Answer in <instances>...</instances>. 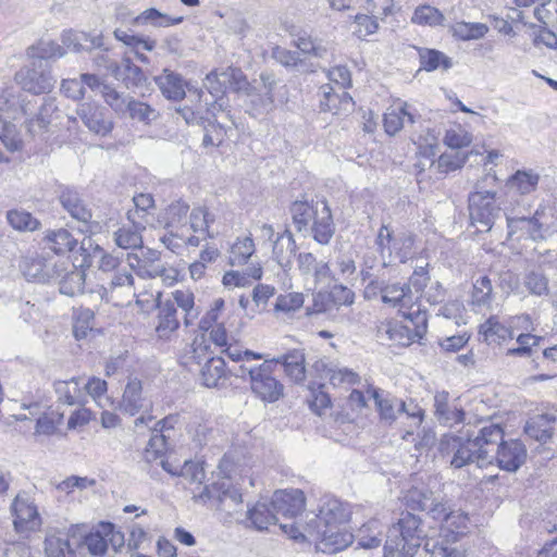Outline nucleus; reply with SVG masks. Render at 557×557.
<instances>
[{"label":"nucleus","mask_w":557,"mask_h":557,"mask_svg":"<svg viewBox=\"0 0 557 557\" xmlns=\"http://www.w3.org/2000/svg\"><path fill=\"white\" fill-rule=\"evenodd\" d=\"M503 429L490 423L480 429L476 435L469 432L445 434L440 441V453L455 469L475 463L479 468L491 465V453L496 442L502 441Z\"/></svg>","instance_id":"obj_1"},{"label":"nucleus","mask_w":557,"mask_h":557,"mask_svg":"<svg viewBox=\"0 0 557 557\" xmlns=\"http://www.w3.org/2000/svg\"><path fill=\"white\" fill-rule=\"evenodd\" d=\"M293 222L298 232L310 231L313 239L326 245L335 233L333 216L324 199L311 202L296 200L290 206Z\"/></svg>","instance_id":"obj_2"},{"label":"nucleus","mask_w":557,"mask_h":557,"mask_svg":"<svg viewBox=\"0 0 557 557\" xmlns=\"http://www.w3.org/2000/svg\"><path fill=\"white\" fill-rule=\"evenodd\" d=\"M496 172L491 170L480 178L469 195V213L471 223L480 232L490 231L500 214V207L496 203L494 187L497 182Z\"/></svg>","instance_id":"obj_3"},{"label":"nucleus","mask_w":557,"mask_h":557,"mask_svg":"<svg viewBox=\"0 0 557 557\" xmlns=\"http://www.w3.org/2000/svg\"><path fill=\"white\" fill-rule=\"evenodd\" d=\"M421 520L410 512L401 515L396 524H393L386 534L384 545L385 557L398 553L403 557H413L418 548L424 544V532Z\"/></svg>","instance_id":"obj_4"},{"label":"nucleus","mask_w":557,"mask_h":557,"mask_svg":"<svg viewBox=\"0 0 557 557\" xmlns=\"http://www.w3.org/2000/svg\"><path fill=\"white\" fill-rule=\"evenodd\" d=\"M231 371L242 379L248 375L252 393L263 401L274 403L283 396V384L272 375V361L265 360L258 367L242 364Z\"/></svg>","instance_id":"obj_5"},{"label":"nucleus","mask_w":557,"mask_h":557,"mask_svg":"<svg viewBox=\"0 0 557 557\" xmlns=\"http://www.w3.org/2000/svg\"><path fill=\"white\" fill-rule=\"evenodd\" d=\"M196 502L209 505L210 507L232 515L243 503L239 490L230 482L222 480L201 487L200 492L194 491Z\"/></svg>","instance_id":"obj_6"},{"label":"nucleus","mask_w":557,"mask_h":557,"mask_svg":"<svg viewBox=\"0 0 557 557\" xmlns=\"http://www.w3.org/2000/svg\"><path fill=\"white\" fill-rule=\"evenodd\" d=\"M403 317L407 320V324L387 322L380 331L385 332L389 341L401 346H408L425 334L428 319L425 311L421 310L420 307H417L413 311H403Z\"/></svg>","instance_id":"obj_7"},{"label":"nucleus","mask_w":557,"mask_h":557,"mask_svg":"<svg viewBox=\"0 0 557 557\" xmlns=\"http://www.w3.org/2000/svg\"><path fill=\"white\" fill-rule=\"evenodd\" d=\"M375 243L384 263L406 262L414 255L413 235L407 232L394 235L386 225L380 228Z\"/></svg>","instance_id":"obj_8"},{"label":"nucleus","mask_w":557,"mask_h":557,"mask_svg":"<svg viewBox=\"0 0 557 557\" xmlns=\"http://www.w3.org/2000/svg\"><path fill=\"white\" fill-rule=\"evenodd\" d=\"M309 539L317 542V548L323 553L335 554L348 547L354 535L347 531L346 524L327 525L325 523H308Z\"/></svg>","instance_id":"obj_9"},{"label":"nucleus","mask_w":557,"mask_h":557,"mask_svg":"<svg viewBox=\"0 0 557 557\" xmlns=\"http://www.w3.org/2000/svg\"><path fill=\"white\" fill-rule=\"evenodd\" d=\"M15 79L23 90L33 95L49 94L55 84L51 66L47 61L34 59L29 65L22 67Z\"/></svg>","instance_id":"obj_10"},{"label":"nucleus","mask_w":557,"mask_h":557,"mask_svg":"<svg viewBox=\"0 0 557 557\" xmlns=\"http://www.w3.org/2000/svg\"><path fill=\"white\" fill-rule=\"evenodd\" d=\"M10 511L16 533L28 536L29 533L39 530L41 517L34 500L26 493H18L13 498Z\"/></svg>","instance_id":"obj_11"},{"label":"nucleus","mask_w":557,"mask_h":557,"mask_svg":"<svg viewBox=\"0 0 557 557\" xmlns=\"http://www.w3.org/2000/svg\"><path fill=\"white\" fill-rule=\"evenodd\" d=\"M491 465L494 462L505 471L516 472L527 459V448L519 440L496 442L491 453Z\"/></svg>","instance_id":"obj_12"},{"label":"nucleus","mask_w":557,"mask_h":557,"mask_svg":"<svg viewBox=\"0 0 557 557\" xmlns=\"http://www.w3.org/2000/svg\"><path fill=\"white\" fill-rule=\"evenodd\" d=\"M83 535L75 529L49 532L45 539L46 557H76V549L82 544Z\"/></svg>","instance_id":"obj_13"},{"label":"nucleus","mask_w":557,"mask_h":557,"mask_svg":"<svg viewBox=\"0 0 557 557\" xmlns=\"http://www.w3.org/2000/svg\"><path fill=\"white\" fill-rule=\"evenodd\" d=\"M107 300L115 306H123L124 301L129 304L135 297L134 276L128 267H121L111 274L108 288H106Z\"/></svg>","instance_id":"obj_14"},{"label":"nucleus","mask_w":557,"mask_h":557,"mask_svg":"<svg viewBox=\"0 0 557 557\" xmlns=\"http://www.w3.org/2000/svg\"><path fill=\"white\" fill-rule=\"evenodd\" d=\"M76 114L89 132L106 137L113 129V122L106 116L104 108L95 102H82Z\"/></svg>","instance_id":"obj_15"},{"label":"nucleus","mask_w":557,"mask_h":557,"mask_svg":"<svg viewBox=\"0 0 557 557\" xmlns=\"http://www.w3.org/2000/svg\"><path fill=\"white\" fill-rule=\"evenodd\" d=\"M408 506L413 510L425 511L433 519H441L446 503L440 494H435L428 487H414L407 497Z\"/></svg>","instance_id":"obj_16"},{"label":"nucleus","mask_w":557,"mask_h":557,"mask_svg":"<svg viewBox=\"0 0 557 557\" xmlns=\"http://www.w3.org/2000/svg\"><path fill=\"white\" fill-rule=\"evenodd\" d=\"M381 299L384 304L391 307H399V312L413 311L417 307H420L416 302L418 296L411 290V287L407 284L393 283L382 286L380 288Z\"/></svg>","instance_id":"obj_17"},{"label":"nucleus","mask_w":557,"mask_h":557,"mask_svg":"<svg viewBox=\"0 0 557 557\" xmlns=\"http://www.w3.org/2000/svg\"><path fill=\"white\" fill-rule=\"evenodd\" d=\"M306 498L300 490H281L274 492L271 505L277 515L295 518L305 509Z\"/></svg>","instance_id":"obj_18"},{"label":"nucleus","mask_w":557,"mask_h":557,"mask_svg":"<svg viewBox=\"0 0 557 557\" xmlns=\"http://www.w3.org/2000/svg\"><path fill=\"white\" fill-rule=\"evenodd\" d=\"M416 117L417 111L408 102L397 100L384 113V129L388 135H395L401 131L406 121L413 124Z\"/></svg>","instance_id":"obj_19"},{"label":"nucleus","mask_w":557,"mask_h":557,"mask_svg":"<svg viewBox=\"0 0 557 557\" xmlns=\"http://www.w3.org/2000/svg\"><path fill=\"white\" fill-rule=\"evenodd\" d=\"M438 520L442 521V525L437 535H444L453 543H457L458 539L468 532L470 521L468 515L461 510H451L447 504Z\"/></svg>","instance_id":"obj_20"},{"label":"nucleus","mask_w":557,"mask_h":557,"mask_svg":"<svg viewBox=\"0 0 557 557\" xmlns=\"http://www.w3.org/2000/svg\"><path fill=\"white\" fill-rule=\"evenodd\" d=\"M350 517L348 505L334 497L323 499L319 513L309 523L346 524Z\"/></svg>","instance_id":"obj_21"},{"label":"nucleus","mask_w":557,"mask_h":557,"mask_svg":"<svg viewBox=\"0 0 557 557\" xmlns=\"http://www.w3.org/2000/svg\"><path fill=\"white\" fill-rule=\"evenodd\" d=\"M101 529L102 531L96 530L82 539V543L84 542L88 552L95 556H101L106 553L108 548L107 536L109 535H111L110 541L114 544L122 545L124 542L123 535L120 532H114L111 523L101 524Z\"/></svg>","instance_id":"obj_22"},{"label":"nucleus","mask_w":557,"mask_h":557,"mask_svg":"<svg viewBox=\"0 0 557 557\" xmlns=\"http://www.w3.org/2000/svg\"><path fill=\"white\" fill-rule=\"evenodd\" d=\"M320 91V108L322 111L341 114L342 112H349L352 110L354 100L347 91L337 94L330 84L321 86Z\"/></svg>","instance_id":"obj_23"},{"label":"nucleus","mask_w":557,"mask_h":557,"mask_svg":"<svg viewBox=\"0 0 557 557\" xmlns=\"http://www.w3.org/2000/svg\"><path fill=\"white\" fill-rule=\"evenodd\" d=\"M156 333L161 339H170L180 327L177 311L173 301L163 300L158 302Z\"/></svg>","instance_id":"obj_24"},{"label":"nucleus","mask_w":557,"mask_h":557,"mask_svg":"<svg viewBox=\"0 0 557 557\" xmlns=\"http://www.w3.org/2000/svg\"><path fill=\"white\" fill-rule=\"evenodd\" d=\"M422 557H465V550L450 539L436 535L424 540Z\"/></svg>","instance_id":"obj_25"},{"label":"nucleus","mask_w":557,"mask_h":557,"mask_svg":"<svg viewBox=\"0 0 557 557\" xmlns=\"http://www.w3.org/2000/svg\"><path fill=\"white\" fill-rule=\"evenodd\" d=\"M150 401L143 393V384L138 379H131L124 389L121 409L131 416H135L140 410L146 409Z\"/></svg>","instance_id":"obj_26"},{"label":"nucleus","mask_w":557,"mask_h":557,"mask_svg":"<svg viewBox=\"0 0 557 557\" xmlns=\"http://www.w3.org/2000/svg\"><path fill=\"white\" fill-rule=\"evenodd\" d=\"M145 228V225L136 220L123 224L113 232V242L119 248L125 250L141 248L144 243L141 233Z\"/></svg>","instance_id":"obj_27"},{"label":"nucleus","mask_w":557,"mask_h":557,"mask_svg":"<svg viewBox=\"0 0 557 557\" xmlns=\"http://www.w3.org/2000/svg\"><path fill=\"white\" fill-rule=\"evenodd\" d=\"M154 81L166 99L174 101L184 99L186 95V83L180 74L169 69H164L163 72L154 78Z\"/></svg>","instance_id":"obj_28"},{"label":"nucleus","mask_w":557,"mask_h":557,"mask_svg":"<svg viewBox=\"0 0 557 557\" xmlns=\"http://www.w3.org/2000/svg\"><path fill=\"white\" fill-rule=\"evenodd\" d=\"M507 228H508V239L510 240H521V239H531L533 242H541L540 235L537 233L534 220L532 216L517 215L509 216L507 215Z\"/></svg>","instance_id":"obj_29"},{"label":"nucleus","mask_w":557,"mask_h":557,"mask_svg":"<svg viewBox=\"0 0 557 557\" xmlns=\"http://www.w3.org/2000/svg\"><path fill=\"white\" fill-rule=\"evenodd\" d=\"M368 393L373 398L381 419L387 423L394 422L397 414L400 413V409L406 408V401L384 395L375 387H369Z\"/></svg>","instance_id":"obj_30"},{"label":"nucleus","mask_w":557,"mask_h":557,"mask_svg":"<svg viewBox=\"0 0 557 557\" xmlns=\"http://www.w3.org/2000/svg\"><path fill=\"white\" fill-rule=\"evenodd\" d=\"M532 218L541 242L557 234V207L540 205Z\"/></svg>","instance_id":"obj_31"},{"label":"nucleus","mask_w":557,"mask_h":557,"mask_svg":"<svg viewBox=\"0 0 557 557\" xmlns=\"http://www.w3.org/2000/svg\"><path fill=\"white\" fill-rule=\"evenodd\" d=\"M554 422H557V414L554 411L545 412L531 418L527 422L524 431L530 437L546 443L553 435Z\"/></svg>","instance_id":"obj_32"},{"label":"nucleus","mask_w":557,"mask_h":557,"mask_svg":"<svg viewBox=\"0 0 557 557\" xmlns=\"http://www.w3.org/2000/svg\"><path fill=\"white\" fill-rule=\"evenodd\" d=\"M272 362L281 363L284 367L286 375L295 383H301L306 379L305 354L301 350L294 349L277 358Z\"/></svg>","instance_id":"obj_33"},{"label":"nucleus","mask_w":557,"mask_h":557,"mask_svg":"<svg viewBox=\"0 0 557 557\" xmlns=\"http://www.w3.org/2000/svg\"><path fill=\"white\" fill-rule=\"evenodd\" d=\"M54 391L59 401L65 405L73 406L85 404V392L83 391L82 380L79 377L57 381L54 383Z\"/></svg>","instance_id":"obj_34"},{"label":"nucleus","mask_w":557,"mask_h":557,"mask_svg":"<svg viewBox=\"0 0 557 557\" xmlns=\"http://www.w3.org/2000/svg\"><path fill=\"white\" fill-rule=\"evenodd\" d=\"M60 202L62 207L71 214V216L84 224L91 222V212L84 205L77 191L65 188L60 194Z\"/></svg>","instance_id":"obj_35"},{"label":"nucleus","mask_w":557,"mask_h":557,"mask_svg":"<svg viewBox=\"0 0 557 557\" xmlns=\"http://www.w3.org/2000/svg\"><path fill=\"white\" fill-rule=\"evenodd\" d=\"M540 174L532 170H517L507 178L506 186L519 195H529L536 190Z\"/></svg>","instance_id":"obj_36"},{"label":"nucleus","mask_w":557,"mask_h":557,"mask_svg":"<svg viewBox=\"0 0 557 557\" xmlns=\"http://www.w3.org/2000/svg\"><path fill=\"white\" fill-rule=\"evenodd\" d=\"M297 246L293 234L284 231L278 234L273 243V258L282 268H289L295 256Z\"/></svg>","instance_id":"obj_37"},{"label":"nucleus","mask_w":557,"mask_h":557,"mask_svg":"<svg viewBox=\"0 0 557 557\" xmlns=\"http://www.w3.org/2000/svg\"><path fill=\"white\" fill-rule=\"evenodd\" d=\"M479 334L483 336L484 342L488 345L500 344L513 337L512 329L502 324L495 315L480 325Z\"/></svg>","instance_id":"obj_38"},{"label":"nucleus","mask_w":557,"mask_h":557,"mask_svg":"<svg viewBox=\"0 0 557 557\" xmlns=\"http://www.w3.org/2000/svg\"><path fill=\"white\" fill-rule=\"evenodd\" d=\"M256 251L255 242L251 235L237 237L228 250V263L232 267L247 264Z\"/></svg>","instance_id":"obj_39"},{"label":"nucleus","mask_w":557,"mask_h":557,"mask_svg":"<svg viewBox=\"0 0 557 557\" xmlns=\"http://www.w3.org/2000/svg\"><path fill=\"white\" fill-rule=\"evenodd\" d=\"M262 277V268L259 263L251 264L246 272L239 271H227L222 278L223 285L233 289L236 287H247L252 281L260 280Z\"/></svg>","instance_id":"obj_40"},{"label":"nucleus","mask_w":557,"mask_h":557,"mask_svg":"<svg viewBox=\"0 0 557 557\" xmlns=\"http://www.w3.org/2000/svg\"><path fill=\"white\" fill-rule=\"evenodd\" d=\"M246 467L247 459L244 454L238 449H232L224 454L218 468L224 479L231 480L240 476Z\"/></svg>","instance_id":"obj_41"},{"label":"nucleus","mask_w":557,"mask_h":557,"mask_svg":"<svg viewBox=\"0 0 557 557\" xmlns=\"http://www.w3.org/2000/svg\"><path fill=\"white\" fill-rule=\"evenodd\" d=\"M113 76L122 79L127 88L141 86L146 82L143 70L129 58H124L121 64L114 66Z\"/></svg>","instance_id":"obj_42"},{"label":"nucleus","mask_w":557,"mask_h":557,"mask_svg":"<svg viewBox=\"0 0 557 557\" xmlns=\"http://www.w3.org/2000/svg\"><path fill=\"white\" fill-rule=\"evenodd\" d=\"M248 519L257 530H267L269 525L275 524L278 521L271 502L268 503L265 500L258 502L248 510Z\"/></svg>","instance_id":"obj_43"},{"label":"nucleus","mask_w":557,"mask_h":557,"mask_svg":"<svg viewBox=\"0 0 557 557\" xmlns=\"http://www.w3.org/2000/svg\"><path fill=\"white\" fill-rule=\"evenodd\" d=\"M169 419H163L157 422V425H161V429H154L145 449L144 457L147 462L156 461L161 458L168 450L166 436L162 433L165 429Z\"/></svg>","instance_id":"obj_44"},{"label":"nucleus","mask_w":557,"mask_h":557,"mask_svg":"<svg viewBox=\"0 0 557 557\" xmlns=\"http://www.w3.org/2000/svg\"><path fill=\"white\" fill-rule=\"evenodd\" d=\"M434 407L437 420L445 425L451 426L463 421L465 412L461 409H451L445 393L435 395Z\"/></svg>","instance_id":"obj_45"},{"label":"nucleus","mask_w":557,"mask_h":557,"mask_svg":"<svg viewBox=\"0 0 557 557\" xmlns=\"http://www.w3.org/2000/svg\"><path fill=\"white\" fill-rule=\"evenodd\" d=\"M490 30L484 23L479 22H457L450 26L451 35L462 41L478 40L483 38Z\"/></svg>","instance_id":"obj_46"},{"label":"nucleus","mask_w":557,"mask_h":557,"mask_svg":"<svg viewBox=\"0 0 557 557\" xmlns=\"http://www.w3.org/2000/svg\"><path fill=\"white\" fill-rule=\"evenodd\" d=\"M166 300L173 301L174 307H180L184 312V322L188 326L198 318V310L195 308V296L189 289H176L171 293V298Z\"/></svg>","instance_id":"obj_47"},{"label":"nucleus","mask_w":557,"mask_h":557,"mask_svg":"<svg viewBox=\"0 0 557 557\" xmlns=\"http://www.w3.org/2000/svg\"><path fill=\"white\" fill-rule=\"evenodd\" d=\"M45 240L48 247L58 255L72 251L77 246V239L65 228L48 231Z\"/></svg>","instance_id":"obj_48"},{"label":"nucleus","mask_w":557,"mask_h":557,"mask_svg":"<svg viewBox=\"0 0 557 557\" xmlns=\"http://www.w3.org/2000/svg\"><path fill=\"white\" fill-rule=\"evenodd\" d=\"M305 304L304 294L287 293L280 295L274 305V312L281 319L290 318L296 311L300 310Z\"/></svg>","instance_id":"obj_49"},{"label":"nucleus","mask_w":557,"mask_h":557,"mask_svg":"<svg viewBox=\"0 0 557 557\" xmlns=\"http://www.w3.org/2000/svg\"><path fill=\"white\" fill-rule=\"evenodd\" d=\"M100 94L104 100V102L120 116H125L127 114V109H129V104L133 100V97L117 91L114 87L110 85H103Z\"/></svg>","instance_id":"obj_50"},{"label":"nucleus","mask_w":557,"mask_h":557,"mask_svg":"<svg viewBox=\"0 0 557 557\" xmlns=\"http://www.w3.org/2000/svg\"><path fill=\"white\" fill-rule=\"evenodd\" d=\"M85 285V271L82 268L72 267L59 282L60 293L66 296H75L83 293Z\"/></svg>","instance_id":"obj_51"},{"label":"nucleus","mask_w":557,"mask_h":557,"mask_svg":"<svg viewBox=\"0 0 557 557\" xmlns=\"http://www.w3.org/2000/svg\"><path fill=\"white\" fill-rule=\"evenodd\" d=\"M90 42L92 48H100L103 45L102 36H90L85 32L65 30L62 34V44L72 49L73 51H81L84 49L85 42Z\"/></svg>","instance_id":"obj_52"},{"label":"nucleus","mask_w":557,"mask_h":557,"mask_svg":"<svg viewBox=\"0 0 557 557\" xmlns=\"http://www.w3.org/2000/svg\"><path fill=\"white\" fill-rule=\"evenodd\" d=\"M239 75H242V72L232 67L221 73L212 71L206 76L203 86L212 96L219 97V95L224 92V88L230 79L236 78Z\"/></svg>","instance_id":"obj_53"},{"label":"nucleus","mask_w":557,"mask_h":557,"mask_svg":"<svg viewBox=\"0 0 557 557\" xmlns=\"http://www.w3.org/2000/svg\"><path fill=\"white\" fill-rule=\"evenodd\" d=\"M322 375L333 386L354 385L360 382V376L351 369L333 364L325 366Z\"/></svg>","instance_id":"obj_54"},{"label":"nucleus","mask_w":557,"mask_h":557,"mask_svg":"<svg viewBox=\"0 0 557 557\" xmlns=\"http://www.w3.org/2000/svg\"><path fill=\"white\" fill-rule=\"evenodd\" d=\"M183 17H172L168 14L161 13L154 8H150L141 12L134 18L136 25L150 24L154 27H169L182 23Z\"/></svg>","instance_id":"obj_55"},{"label":"nucleus","mask_w":557,"mask_h":557,"mask_svg":"<svg viewBox=\"0 0 557 557\" xmlns=\"http://www.w3.org/2000/svg\"><path fill=\"white\" fill-rule=\"evenodd\" d=\"M225 362L221 357H210L201 369V380L207 387H216L224 379Z\"/></svg>","instance_id":"obj_56"},{"label":"nucleus","mask_w":557,"mask_h":557,"mask_svg":"<svg viewBox=\"0 0 557 557\" xmlns=\"http://www.w3.org/2000/svg\"><path fill=\"white\" fill-rule=\"evenodd\" d=\"M493 301V286L487 276H480L473 284L471 305L474 308H490Z\"/></svg>","instance_id":"obj_57"},{"label":"nucleus","mask_w":557,"mask_h":557,"mask_svg":"<svg viewBox=\"0 0 557 557\" xmlns=\"http://www.w3.org/2000/svg\"><path fill=\"white\" fill-rule=\"evenodd\" d=\"M0 141L10 152L21 151L24 141L17 126L0 116Z\"/></svg>","instance_id":"obj_58"},{"label":"nucleus","mask_w":557,"mask_h":557,"mask_svg":"<svg viewBox=\"0 0 557 557\" xmlns=\"http://www.w3.org/2000/svg\"><path fill=\"white\" fill-rule=\"evenodd\" d=\"M9 225L18 232H34L40 227V222L23 209H12L5 214Z\"/></svg>","instance_id":"obj_59"},{"label":"nucleus","mask_w":557,"mask_h":557,"mask_svg":"<svg viewBox=\"0 0 557 557\" xmlns=\"http://www.w3.org/2000/svg\"><path fill=\"white\" fill-rule=\"evenodd\" d=\"M294 45L302 53L318 59H325L330 53V47L327 44L320 39L312 38L311 36H307L306 34L298 35L294 39Z\"/></svg>","instance_id":"obj_60"},{"label":"nucleus","mask_w":557,"mask_h":557,"mask_svg":"<svg viewBox=\"0 0 557 557\" xmlns=\"http://www.w3.org/2000/svg\"><path fill=\"white\" fill-rule=\"evenodd\" d=\"M73 334L76 339H82L94 330L95 312L89 308L79 307L73 313Z\"/></svg>","instance_id":"obj_61"},{"label":"nucleus","mask_w":557,"mask_h":557,"mask_svg":"<svg viewBox=\"0 0 557 557\" xmlns=\"http://www.w3.org/2000/svg\"><path fill=\"white\" fill-rule=\"evenodd\" d=\"M444 21V14L438 9L429 4L419 5L411 16L413 24L432 27L443 25Z\"/></svg>","instance_id":"obj_62"},{"label":"nucleus","mask_w":557,"mask_h":557,"mask_svg":"<svg viewBox=\"0 0 557 557\" xmlns=\"http://www.w3.org/2000/svg\"><path fill=\"white\" fill-rule=\"evenodd\" d=\"M260 86L258 87L259 90V104L264 110H272L275 102V91L277 89L278 83L275 81L273 75L262 73L260 75Z\"/></svg>","instance_id":"obj_63"},{"label":"nucleus","mask_w":557,"mask_h":557,"mask_svg":"<svg viewBox=\"0 0 557 557\" xmlns=\"http://www.w3.org/2000/svg\"><path fill=\"white\" fill-rule=\"evenodd\" d=\"M419 55L421 67L428 72L435 71L440 66L448 70L453 65L451 59L437 50L422 49Z\"/></svg>","instance_id":"obj_64"}]
</instances>
